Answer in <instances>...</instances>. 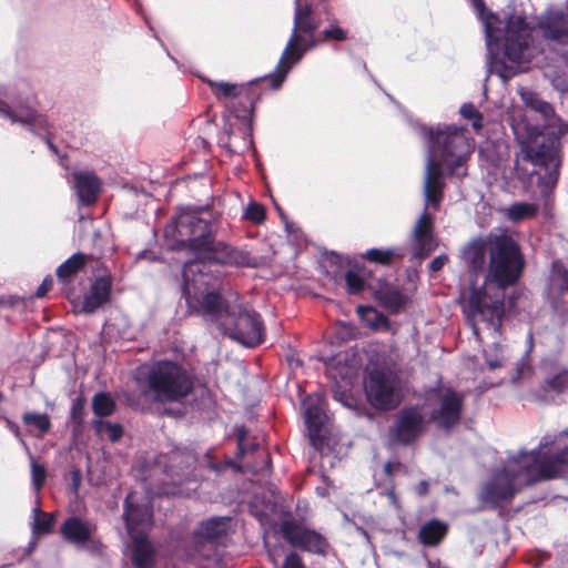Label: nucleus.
<instances>
[{"mask_svg": "<svg viewBox=\"0 0 568 568\" xmlns=\"http://www.w3.org/2000/svg\"><path fill=\"white\" fill-rule=\"evenodd\" d=\"M165 235L187 246L195 260L185 263L182 291L190 312L216 322L231 338L254 347L263 341L260 316L246 305L237 304V297L223 300L213 287V276L206 271L205 261L239 263V252L223 242L211 239L210 223L200 212L182 210L174 222L166 226Z\"/></svg>", "mask_w": 568, "mask_h": 568, "instance_id": "1", "label": "nucleus"}, {"mask_svg": "<svg viewBox=\"0 0 568 568\" xmlns=\"http://www.w3.org/2000/svg\"><path fill=\"white\" fill-rule=\"evenodd\" d=\"M427 140V158L423 183L425 210L414 227L419 250H432L433 215L428 210H438L443 199L444 176H465L466 163L473 153V144L464 128L443 125L423 128Z\"/></svg>", "mask_w": 568, "mask_h": 568, "instance_id": "2", "label": "nucleus"}, {"mask_svg": "<svg viewBox=\"0 0 568 568\" xmlns=\"http://www.w3.org/2000/svg\"><path fill=\"white\" fill-rule=\"evenodd\" d=\"M490 262L486 281L480 290H473L464 303V313L477 339L487 333L491 338L501 325L504 290L520 276L524 257L518 244L507 235L489 236Z\"/></svg>", "mask_w": 568, "mask_h": 568, "instance_id": "3", "label": "nucleus"}, {"mask_svg": "<svg viewBox=\"0 0 568 568\" xmlns=\"http://www.w3.org/2000/svg\"><path fill=\"white\" fill-rule=\"evenodd\" d=\"M568 468V447L555 440L544 443L537 450L510 455L504 467L484 486L481 499L497 504L511 498L521 487L554 478Z\"/></svg>", "mask_w": 568, "mask_h": 568, "instance_id": "4", "label": "nucleus"}, {"mask_svg": "<svg viewBox=\"0 0 568 568\" xmlns=\"http://www.w3.org/2000/svg\"><path fill=\"white\" fill-rule=\"evenodd\" d=\"M520 97L527 106L539 112L547 121L550 129L548 135H540L526 145L525 158L538 170L535 171L541 192L546 193L552 189L559 178L560 166V143L559 138L568 134V123L555 116L552 106L539 100L531 91L520 89Z\"/></svg>", "mask_w": 568, "mask_h": 568, "instance_id": "5", "label": "nucleus"}, {"mask_svg": "<svg viewBox=\"0 0 568 568\" xmlns=\"http://www.w3.org/2000/svg\"><path fill=\"white\" fill-rule=\"evenodd\" d=\"M520 97L527 106L539 112L547 121L550 129L548 135H540L526 145L525 158L538 170L535 171L541 192L546 193L552 189L559 178L560 166V143L559 138L568 134V123L555 116L552 106L539 100L531 91L520 89Z\"/></svg>", "mask_w": 568, "mask_h": 568, "instance_id": "6", "label": "nucleus"}, {"mask_svg": "<svg viewBox=\"0 0 568 568\" xmlns=\"http://www.w3.org/2000/svg\"><path fill=\"white\" fill-rule=\"evenodd\" d=\"M477 13L483 21L486 32V43L490 55L494 54V45L501 47L505 57L513 63H528L536 52L531 45V30L521 17H511L501 34L496 26L499 23L497 17L486 11L481 0H471Z\"/></svg>", "mask_w": 568, "mask_h": 568, "instance_id": "7", "label": "nucleus"}, {"mask_svg": "<svg viewBox=\"0 0 568 568\" xmlns=\"http://www.w3.org/2000/svg\"><path fill=\"white\" fill-rule=\"evenodd\" d=\"M124 518L131 542L128 555L135 568H152L155 564V549L146 537L152 525V510L146 504H138L136 494H129L124 501Z\"/></svg>", "mask_w": 568, "mask_h": 568, "instance_id": "8", "label": "nucleus"}, {"mask_svg": "<svg viewBox=\"0 0 568 568\" xmlns=\"http://www.w3.org/2000/svg\"><path fill=\"white\" fill-rule=\"evenodd\" d=\"M317 24L312 18V7L310 4L302 6L301 0H296L293 32L272 77L275 88L281 85L291 68L302 59L304 52L316 45L314 39Z\"/></svg>", "mask_w": 568, "mask_h": 568, "instance_id": "9", "label": "nucleus"}, {"mask_svg": "<svg viewBox=\"0 0 568 568\" xmlns=\"http://www.w3.org/2000/svg\"><path fill=\"white\" fill-rule=\"evenodd\" d=\"M144 394L154 402H178L192 389V381L176 363L162 361L155 363L146 374Z\"/></svg>", "mask_w": 568, "mask_h": 568, "instance_id": "10", "label": "nucleus"}, {"mask_svg": "<svg viewBox=\"0 0 568 568\" xmlns=\"http://www.w3.org/2000/svg\"><path fill=\"white\" fill-rule=\"evenodd\" d=\"M365 389L368 400L377 408H394L400 402L399 379L392 371L371 372Z\"/></svg>", "mask_w": 568, "mask_h": 568, "instance_id": "11", "label": "nucleus"}, {"mask_svg": "<svg viewBox=\"0 0 568 568\" xmlns=\"http://www.w3.org/2000/svg\"><path fill=\"white\" fill-rule=\"evenodd\" d=\"M430 416L440 427L458 423L463 407V396L452 388H439L428 396Z\"/></svg>", "mask_w": 568, "mask_h": 568, "instance_id": "12", "label": "nucleus"}, {"mask_svg": "<svg viewBox=\"0 0 568 568\" xmlns=\"http://www.w3.org/2000/svg\"><path fill=\"white\" fill-rule=\"evenodd\" d=\"M281 531L283 537L294 547L314 554H325L327 549V541L320 532L295 521H284Z\"/></svg>", "mask_w": 568, "mask_h": 568, "instance_id": "13", "label": "nucleus"}, {"mask_svg": "<svg viewBox=\"0 0 568 568\" xmlns=\"http://www.w3.org/2000/svg\"><path fill=\"white\" fill-rule=\"evenodd\" d=\"M230 529L231 519L227 517L211 518L203 521L195 532L197 551L203 557H210L206 550H214L217 545V539L226 535Z\"/></svg>", "mask_w": 568, "mask_h": 568, "instance_id": "14", "label": "nucleus"}, {"mask_svg": "<svg viewBox=\"0 0 568 568\" xmlns=\"http://www.w3.org/2000/svg\"><path fill=\"white\" fill-rule=\"evenodd\" d=\"M304 417L313 445H318L327 416L324 412V397L321 394L307 396L304 402Z\"/></svg>", "mask_w": 568, "mask_h": 568, "instance_id": "15", "label": "nucleus"}, {"mask_svg": "<svg viewBox=\"0 0 568 568\" xmlns=\"http://www.w3.org/2000/svg\"><path fill=\"white\" fill-rule=\"evenodd\" d=\"M0 113L11 119L13 122H19L28 125L34 133H42L49 131V123L44 115L37 113L31 108H20L18 110H10L7 104L0 101Z\"/></svg>", "mask_w": 568, "mask_h": 568, "instance_id": "16", "label": "nucleus"}, {"mask_svg": "<svg viewBox=\"0 0 568 568\" xmlns=\"http://www.w3.org/2000/svg\"><path fill=\"white\" fill-rule=\"evenodd\" d=\"M424 428L423 415L416 409H405L399 415L395 425V436L402 443H408L416 438Z\"/></svg>", "mask_w": 568, "mask_h": 568, "instance_id": "17", "label": "nucleus"}, {"mask_svg": "<svg viewBox=\"0 0 568 568\" xmlns=\"http://www.w3.org/2000/svg\"><path fill=\"white\" fill-rule=\"evenodd\" d=\"M72 176L73 187L80 202L87 205L94 203L101 190L97 175L90 171H77Z\"/></svg>", "mask_w": 568, "mask_h": 568, "instance_id": "18", "label": "nucleus"}, {"mask_svg": "<svg viewBox=\"0 0 568 568\" xmlns=\"http://www.w3.org/2000/svg\"><path fill=\"white\" fill-rule=\"evenodd\" d=\"M358 363L354 356L349 357L348 354H339L329 358L326 363V371L331 378L338 383V378L343 386L351 384L352 377L356 374Z\"/></svg>", "mask_w": 568, "mask_h": 568, "instance_id": "19", "label": "nucleus"}, {"mask_svg": "<svg viewBox=\"0 0 568 568\" xmlns=\"http://www.w3.org/2000/svg\"><path fill=\"white\" fill-rule=\"evenodd\" d=\"M94 531L95 526L92 523L83 521L77 517L67 519L61 527L63 538L75 545L90 541Z\"/></svg>", "mask_w": 568, "mask_h": 568, "instance_id": "20", "label": "nucleus"}, {"mask_svg": "<svg viewBox=\"0 0 568 568\" xmlns=\"http://www.w3.org/2000/svg\"><path fill=\"white\" fill-rule=\"evenodd\" d=\"M111 281L108 277L97 278L81 304V311L88 314L97 311L109 301Z\"/></svg>", "mask_w": 568, "mask_h": 568, "instance_id": "21", "label": "nucleus"}, {"mask_svg": "<svg viewBox=\"0 0 568 568\" xmlns=\"http://www.w3.org/2000/svg\"><path fill=\"white\" fill-rule=\"evenodd\" d=\"M374 294L381 304L390 312H397L407 302V297L397 287L386 282H378Z\"/></svg>", "mask_w": 568, "mask_h": 568, "instance_id": "22", "label": "nucleus"}, {"mask_svg": "<svg viewBox=\"0 0 568 568\" xmlns=\"http://www.w3.org/2000/svg\"><path fill=\"white\" fill-rule=\"evenodd\" d=\"M206 83L210 85L212 93L219 101H223L229 103L236 98H240L244 92H246L245 84H237L226 81H213L206 80Z\"/></svg>", "mask_w": 568, "mask_h": 568, "instance_id": "23", "label": "nucleus"}, {"mask_svg": "<svg viewBox=\"0 0 568 568\" xmlns=\"http://www.w3.org/2000/svg\"><path fill=\"white\" fill-rule=\"evenodd\" d=\"M32 513L33 521L31 525L32 540L30 541V551L36 548L37 538L41 535L49 534L54 523L53 514L41 511L39 504L36 505Z\"/></svg>", "mask_w": 568, "mask_h": 568, "instance_id": "24", "label": "nucleus"}, {"mask_svg": "<svg viewBox=\"0 0 568 568\" xmlns=\"http://www.w3.org/2000/svg\"><path fill=\"white\" fill-rule=\"evenodd\" d=\"M170 467L166 469L172 480L178 481L182 477H186L184 468H191L195 464V457L191 453L174 452L170 456Z\"/></svg>", "mask_w": 568, "mask_h": 568, "instance_id": "25", "label": "nucleus"}, {"mask_svg": "<svg viewBox=\"0 0 568 568\" xmlns=\"http://www.w3.org/2000/svg\"><path fill=\"white\" fill-rule=\"evenodd\" d=\"M487 244L489 239L476 240L470 242L464 250V258L474 268L479 270L484 266L486 260Z\"/></svg>", "mask_w": 568, "mask_h": 568, "instance_id": "26", "label": "nucleus"}, {"mask_svg": "<svg viewBox=\"0 0 568 568\" xmlns=\"http://www.w3.org/2000/svg\"><path fill=\"white\" fill-rule=\"evenodd\" d=\"M447 526L439 520H430L419 531L420 541L427 546L437 545L446 535Z\"/></svg>", "mask_w": 568, "mask_h": 568, "instance_id": "27", "label": "nucleus"}, {"mask_svg": "<svg viewBox=\"0 0 568 568\" xmlns=\"http://www.w3.org/2000/svg\"><path fill=\"white\" fill-rule=\"evenodd\" d=\"M538 206L534 203L516 202L503 210L504 215L511 222H519L536 215Z\"/></svg>", "mask_w": 568, "mask_h": 568, "instance_id": "28", "label": "nucleus"}, {"mask_svg": "<svg viewBox=\"0 0 568 568\" xmlns=\"http://www.w3.org/2000/svg\"><path fill=\"white\" fill-rule=\"evenodd\" d=\"M485 361L489 369H496L505 365L509 359V351L506 346L494 343L484 351Z\"/></svg>", "mask_w": 568, "mask_h": 568, "instance_id": "29", "label": "nucleus"}, {"mask_svg": "<svg viewBox=\"0 0 568 568\" xmlns=\"http://www.w3.org/2000/svg\"><path fill=\"white\" fill-rule=\"evenodd\" d=\"M87 261V255L82 253H75L71 257H69L64 263H62L58 270L57 275L60 280H65L69 276L77 273Z\"/></svg>", "mask_w": 568, "mask_h": 568, "instance_id": "30", "label": "nucleus"}, {"mask_svg": "<svg viewBox=\"0 0 568 568\" xmlns=\"http://www.w3.org/2000/svg\"><path fill=\"white\" fill-rule=\"evenodd\" d=\"M357 314L361 320L372 328H381L386 324V317L379 314L375 308L369 306H358Z\"/></svg>", "mask_w": 568, "mask_h": 568, "instance_id": "31", "label": "nucleus"}, {"mask_svg": "<svg viewBox=\"0 0 568 568\" xmlns=\"http://www.w3.org/2000/svg\"><path fill=\"white\" fill-rule=\"evenodd\" d=\"M26 425L34 427L39 435L45 434L50 429V420L45 414L26 413L22 417Z\"/></svg>", "mask_w": 568, "mask_h": 568, "instance_id": "32", "label": "nucleus"}, {"mask_svg": "<svg viewBox=\"0 0 568 568\" xmlns=\"http://www.w3.org/2000/svg\"><path fill=\"white\" fill-rule=\"evenodd\" d=\"M92 406L95 415L103 417L112 414L114 402L109 395L101 393L93 397Z\"/></svg>", "mask_w": 568, "mask_h": 568, "instance_id": "33", "label": "nucleus"}, {"mask_svg": "<svg viewBox=\"0 0 568 568\" xmlns=\"http://www.w3.org/2000/svg\"><path fill=\"white\" fill-rule=\"evenodd\" d=\"M548 387L557 394L568 392V372L561 369L547 378Z\"/></svg>", "mask_w": 568, "mask_h": 568, "instance_id": "34", "label": "nucleus"}, {"mask_svg": "<svg viewBox=\"0 0 568 568\" xmlns=\"http://www.w3.org/2000/svg\"><path fill=\"white\" fill-rule=\"evenodd\" d=\"M29 457H30L32 485H33L34 489L37 491H39L45 481L47 470L43 465L37 463V460L32 457V455L30 453H29Z\"/></svg>", "mask_w": 568, "mask_h": 568, "instance_id": "35", "label": "nucleus"}, {"mask_svg": "<svg viewBox=\"0 0 568 568\" xmlns=\"http://www.w3.org/2000/svg\"><path fill=\"white\" fill-rule=\"evenodd\" d=\"M94 426L99 435H106L112 442H116L122 436V428L118 424L98 420Z\"/></svg>", "mask_w": 568, "mask_h": 568, "instance_id": "36", "label": "nucleus"}, {"mask_svg": "<svg viewBox=\"0 0 568 568\" xmlns=\"http://www.w3.org/2000/svg\"><path fill=\"white\" fill-rule=\"evenodd\" d=\"M395 250H379L372 248L365 253V257L372 262H376L379 264H388L394 256H397Z\"/></svg>", "mask_w": 568, "mask_h": 568, "instance_id": "37", "label": "nucleus"}, {"mask_svg": "<svg viewBox=\"0 0 568 568\" xmlns=\"http://www.w3.org/2000/svg\"><path fill=\"white\" fill-rule=\"evenodd\" d=\"M267 551L270 560L274 566H277V555L275 550L268 548ZM276 568H304V565L302 564L301 558L296 554L292 552L286 556L284 565Z\"/></svg>", "mask_w": 568, "mask_h": 568, "instance_id": "38", "label": "nucleus"}, {"mask_svg": "<svg viewBox=\"0 0 568 568\" xmlns=\"http://www.w3.org/2000/svg\"><path fill=\"white\" fill-rule=\"evenodd\" d=\"M345 280L351 294L359 293L365 286L364 278L354 271H348L345 275Z\"/></svg>", "mask_w": 568, "mask_h": 568, "instance_id": "39", "label": "nucleus"}, {"mask_svg": "<svg viewBox=\"0 0 568 568\" xmlns=\"http://www.w3.org/2000/svg\"><path fill=\"white\" fill-rule=\"evenodd\" d=\"M459 113L463 118L474 120L473 126L478 130L481 128V115L471 103H465L460 106Z\"/></svg>", "mask_w": 568, "mask_h": 568, "instance_id": "40", "label": "nucleus"}, {"mask_svg": "<svg viewBox=\"0 0 568 568\" xmlns=\"http://www.w3.org/2000/svg\"><path fill=\"white\" fill-rule=\"evenodd\" d=\"M244 217L254 223H260L265 219L264 207L261 204L251 203L244 212Z\"/></svg>", "mask_w": 568, "mask_h": 568, "instance_id": "41", "label": "nucleus"}, {"mask_svg": "<svg viewBox=\"0 0 568 568\" xmlns=\"http://www.w3.org/2000/svg\"><path fill=\"white\" fill-rule=\"evenodd\" d=\"M324 34V38L325 39H334V40H337V41H342L346 38V32L338 28V27H334L332 29H328V30H325L323 32Z\"/></svg>", "mask_w": 568, "mask_h": 568, "instance_id": "42", "label": "nucleus"}, {"mask_svg": "<svg viewBox=\"0 0 568 568\" xmlns=\"http://www.w3.org/2000/svg\"><path fill=\"white\" fill-rule=\"evenodd\" d=\"M52 283H53V280L51 277L44 278L43 282L41 283V285L38 287V290L36 292V296L43 297L47 294V292L51 288Z\"/></svg>", "mask_w": 568, "mask_h": 568, "instance_id": "43", "label": "nucleus"}, {"mask_svg": "<svg viewBox=\"0 0 568 568\" xmlns=\"http://www.w3.org/2000/svg\"><path fill=\"white\" fill-rule=\"evenodd\" d=\"M448 258L446 255H439L435 257L430 263V270L433 272H437L443 268V266L447 263Z\"/></svg>", "mask_w": 568, "mask_h": 568, "instance_id": "44", "label": "nucleus"}, {"mask_svg": "<svg viewBox=\"0 0 568 568\" xmlns=\"http://www.w3.org/2000/svg\"><path fill=\"white\" fill-rule=\"evenodd\" d=\"M8 427L14 434V436L20 439V442L23 445V447L26 448V450L29 452V448H28L26 442L20 437V432H19L18 426L11 422H8Z\"/></svg>", "mask_w": 568, "mask_h": 568, "instance_id": "45", "label": "nucleus"}, {"mask_svg": "<svg viewBox=\"0 0 568 568\" xmlns=\"http://www.w3.org/2000/svg\"><path fill=\"white\" fill-rule=\"evenodd\" d=\"M418 495H425L428 491V483L426 480H422L415 488Z\"/></svg>", "mask_w": 568, "mask_h": 568, "instance_id": "46", "label": "nucleus"}, {"mask_svg": "<svg viewBox=\"0 0 568 568\" xmlns=\"http://www.w3.org/2000/svg\"><path fill=\"white\" fill-rule=\"evenodd\" d=\"M551 282L555 283V284H560L562 287L567 288L568 290V278L565 276L562 278V283H560L556 272L554 271L552 273V276H551Z\"/></svg>", "mask_w": 568, "mask_h": 568, "instance_id": "47", "label": "nucleus"}, {"mask_svg": "<svg viewBox=\"0 0 568 568\" xmlns=\"http://www.w3.org/2000/svg\"><path fill=\"white\" fill-rule=\"evenodd\" d=\"M386 496L389 500V503L395 506V507H398V501H397V497L395 495V491L393 489H389L386 491Z\"/></svg>", "mask_w": 568, "mask_h": 568, "instance_id": "48", "label": "nucleus"}, {"mask_svg": "<svg viewBox=\"0 0 568 568\" xmlns=\"http://www.w3.org/2000/svg\"><path fill=\"white\" fill-rule=\"evenodd\" d=\"M244 436H245V433L244 432H240L239 433V449L241 452V454H243V442H244Z\"/></svg>", "mask_w": 568, "mask_h": 568, "instance_id": "49", "label": "nucleus"}, {"mask_svg": "<svg viewBox=\"0 0 568 568\" xmlns=\"http://www.w3.org/2000/svg\"><path fill=\"white\" fill-rule=\"evenodd\" d=\"M162 493L163 494H171V493L173 494L174 491L165 488V489L162 490Z\"/></svg>", "mask_w": 568, "mask_h": 568, "instance_id": "50", "label": "nucleus"}, {"mask_svg": "<svg viewBox=\"0 0 568 568\" xmlns=\"http://www.w3.org/2000/svg\"><path fill=\"white\" fill-rule=\"evenodd\" d=\"M560 90L568 94V87L567 88H561Z\"/></svg>", "mask_w": 568, "mask_h": 568, "instance_id": "51", "label": "nucleus"}]
</instances>
